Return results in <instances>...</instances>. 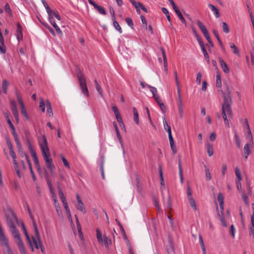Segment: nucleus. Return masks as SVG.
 <instances>
[{
	"label": "nucleus",
	"mask_w": 254,
	"mask_h": 254,
	"mask_svg": "<svg viewBox=\"0 0 254 254\" xmlns=\"http://www.w3.org/2000/svg\"><path fill=\"white\" fill-rule=\"evenodd\" d=\"M77 75L79 82V85L82 93L86 97H88L89 93L86 83V79L81 71L79 70L77 71Z\"/></svg>",
	"instance_id": "423d86ee"
},
{
	"label": "nucleus",
	"mask_w": 254,
	"mask_h": 254,
	"mask_svg": "<svg viewBox=\"0 0 254 254\" xmlns=\"http://www.w3.org/2000/svg\"><path fill=\"white\" fill-rule=\"evenodd\" d=\"M192 30H193V33L197 40V41H198V43H199V45H200L203 43V42L202 41V40L200 38V37L198 35V34H197L196 31L195 30V29L193 28L192 29Z\"/></svg>",
	"instance_id": "e433bc0d"
},
{
	"label": "nucleus",
	"mask_w": 254,
	"mask_h": 254,
	"mask_svg": "<svg viewBox=\"0 0 254 254\" xmlns=\"http://www.w3.org/2000/svg\"><path fill=\"white\" fill-rule=\"evenodd\" d=\"M205 173L206 180L210 181L211 179V176L209 169L205 168Z\"/></svg>",
	"instance_id": "5fc2aeb1"
},
{
	"label": "nucleus",
	"mask_w": 254,
	"mask_h": 254,
	"mask_svg": "<svg viewBox=\"0 0 254 254\" xmlns=\"http://www.w3.org/2000/svg\"><path fill=\"white\" fill-rule=\"evenodd\" d=\"M165 209L168 211L171 209V203L170 196H168L166 204H165Z\"/></svg>",
	"instance_id": "a19ab883"
},
{
	"label": "nucleus",
	"mask_w": 254,
	"mask_h": 254,
	"mask_svg": "<svg viewBox=\"0 0 254 254\" xmlns=\"http://www.w3.org/2000/svg\"><path fill=\"white\" fill-rule=\"evenodd\" d=\"M113 20V25H114V27L116 28V29L119 31L120 32V33H122V28L121 27V26H120V25L119 24L118 22L117 21H116L115 20Z\"/></svg>",
	"instance_id": "ea45409f"
},
{
	"label": "nucleus",
	"mask_w": 254,
	"mask_h": 254,
	"mask_svg": "<svg viewBox=\"0 0 254 254\" xmlns=\"http://www.w3.org/2000/svg\"><path fill=\"white\" fill-rule=\"evenodd\" d=\"M6 52V47L4 43L3 38L2 41L0 40V54H4Z\"/></svg>",
	"instance_id": "473e14b6"
},
{
	"label": "nucleus",
	"mask_w": 254,
	"mask_h": 254,
	"mask_svg": "<svg viewBox=\"0 0 254 254\" xmlns=\"http://www.w3.org/2000/svg\"><path fill=\"white\" fill-rule=\"evenodd\" d=\"M189 203L190 205V206L192 207V208L194 210H197V207L195 202V201L194 199L192 198V197H189Z\"/></svg>",
	"instance_id": "4c0bfd02"
},
{
	"label": "nucleus",
	"mask_w": 254,
	"mask_h": 254,
	"mask_svg": "<svg viewBox=\"0 0 254 254\" xmlns=\"http://www.w3.org/2000/svg\"><path fill=\"white\" fill-rule=\"evenodd\" d=\"M88 1L91 5L93 6L95 9L97 10L100 14L102 15L106 14V11L104 7L98 5L93 0H88Z\"/></svg>",
	"instance_id": "9d476101"
},
{
	"label": "nucleus",
	"mask_w": 254,
	"mask_h": 254,
	"mask_svg": "<svg viewBox=\"0 0 254 254\" xmlns=\"http://www.w3.org/2000/svg\"><path fill=\"white\" fill-rule=\"evenodd\" d=\"M159 175H160V180H161V185L163 186H164L165 183H164V181L162 170V168L161 166L159 167Z\"/></svg>",
	"instance_id": "de8ad7c7"
},
{
	"label": "nucleus",
	"mask_w": 254,
	"mask_h": 254,
	"mask_svg": "<svg viewBox=\"0 0 254 254\" xmlns=\"http://www.w3.org/2000/svg\"><path fill=\"white\" fill-rule=\"evenodd\" d=\"M115 131H116V135H117V138L120 143V144H121V146L123 147V140H122V136H121V135L120 133V131H119V129H117V130H115Z\"/></svg>",
	"instance_id": "49530a36"
},
{
	"label": "nucleus",
	"mask_w": 254,
	"mask_h": 254,
	"mask_svg": "<svg viewBox=\"0 0 254 254\" xmlns=\"http://www.w3.org/2000/svg\"><path fill=\"white\" fill-rule=\"evenodd\" d=\"M42 2L45 7L46 9V11L48 13V15L50 16V17L51 18V9H50V7L49 6L48 4L46 2V1L45 0H41Z\"/></svg>",
	"instance_id": "2f4dec72"
},
{
	"label": "nucleus",
	"mask_w": 254,
	"mask_h": 254,
	"mask_svg": "<svg viewBox=\"0 0 254 254\" xmlns=\"http://www.w3.org/2000/svg\"><path fill=\"white\" fill-rule=\"evenodd\" d=\"M8 82L6 80H3L2 81V92L6 94L7 93V89L8 86Z\"/></svg>",
	"instance_id": "72a5a7b5"
},
{
	"label": "nucleus",
	"mask_w": 254,
	"mask_h": 254,
	"mask_svg": "<svg viewBox=\"0 0 254 254\" xmlns=\"http://www.w3.org/2000/svg\"><path fill=\"white\" fill-rule=\"evenodd\" d=\"M76 208L78 210L81 211L83 213H85L86 212L85 209L84 208V204L82 201L77 202Z\"/></svg>",
	"instance_id": "7c9ffc66"
},
{
	"label": "nucleus",
	"mask_w": 254,
	"mask_h": 254,
	"mask_svg": "<svg viewBox=\"0 0 254 254\" xmlns=\"http://www.w3.org/2000/svg\"><path fill=\"white\" fill-rule=\"evenodd\" d=\"M253 144L246 143L244 146V150L245 154V157L246 159H247L249 155L251 153L250 147L252 146Z\"/></svg>",
	"instance_id": "dca6fc26"
},
{
	"label": "nucleus",
	"mask_w": 254,
	"mask_h": 254,
	"mask_svg": "<svg viewBox=\"0 0 254 254\" xmlns=\"http://www.w3.org/2000/svg\"><path fill=\"white\" fill-rule=\"evenodd\" d=\"M61 159H62V160L63 162L64 166L67 169H69L70 168L69 164L68 161H67V160L65 159V158L64 156H63V155H61Z\"/></svg>",
	"instance_id": "09e8293b"
},
{
	"label": "nucleus",
	"mask_w": 254,
	"mask_h": 254,
	"mask_svg": "<svg viewBox=\"0 0 254 254\" xmlns=\"http://www.w3.org/2000/svg\"><path fill=\"white\" fill-rule=\"evenodd\" d=\"M10 108L13 116L17 123L19 122L18 112L17 109L16 103L14 100L10 101Z\"/></svg>",
	"instance_id": "1a4fd4ad"
},
{
	"label": "nucleus",
	"mask_w": 254,
	"mask_h": 254,
	"mask_svg": "<svg viewBox=\"0 0 254 254\" xmlns=\"http://www.w3.org/2000/svg\"><path fill=\"white\" fill-rule=\"evenodd\" d=\"M12 135L13 136L14 140H15V142H16L18 147H21L20 142V141L19 140L18 135L16 133H15V134H12Z\"/></svg>",
	"instance_id": "4d7b16f0"
},
{
	"label": "nucleus",
	"mask_w": 254,
	"mask_h": 254,
	"mask_svg": "<svg viewBox=\"0 0 254 254\" xmlns=\"http://www.w3.org/2000/svg\"><path fill=\"white\" fill-rule=\"evenodd\" d=\"M199 46L201 48V49L202 52H203V55H204L205 58L207 60V63H209V56L207 54L206 49L205 48L204 44H202Z\"/></svg>",
	"instance_id": "5701e85b"
},
{
	"label": "nucleus",
	"mask_w": 254,
	"mask_h": 254,
	"mask_svg": "<svg viewBox=\"0 0 254 254\" xmlns=\"http://www.w3.org/2000/svg\"><path fill=\"white\" fill-rule=\"evenodd\" d=\"M16 96L17 100L20 106L21 114L26 120H28L29 116L25 109L24 104L22 101L21 96L17 91H16Z\"/></svg>",
	"instance_id": "6e6552de"
},
{
	"label": "nucleus",
	"mask_w": 254,
	"mask_h": 254,
	"mask_svg": "<svg viewBox=\"0 0 254 254\" xmlns=\"http://www.w3.org/2000/svg\"><path fill=\"white\" fill-rule=\"evenodd\" d=\"M174 11H175L176 14L177 15L179 18L181 20L182 22L185 25H186V21L184 18L183 15L182 14L180 10L177 8V9H175Z\"/></svg>",
	"instance_id": "aec40b11"
},
{
	"label": "nucleus",
	"mask_w": 254,
	"mask_h": 254,
	"mask_svg": "<svg viewBox=\"0 0 254 254\" xmlns=\"http://www.w3.org/2000/svg\"><path fill=\"white\" fill-rule=\"evenodd\" d=\"M208 6L213 12L215 17L218 18L220 16L218 9L212 4H208Z\"/></svg>",
	"instance_id": "412c9836"
},
{
	"label": "nucleus",
	"mask_w": 254,
	"mask_h": 254,
	"mask_svg": "<svg viewBox=\"0 0 254 254\" xmlns=\"http://www.w3.org/2000/svg\"><path fill=\"white\" fill-rule=\"evenodd\" d=\"M20 253L21 254H27L26 251L24 246V244L22 241H19L17 242Z\"/></svg>",
	"instance_id": "6ab92c4d"
},
{
	"label": "nucleus",
	"mask_w": 254,
	"mask_h": 254,
	"mask_svg": "<svg viewBox=\"0 0 254 254\" xmlns=\"http://www.w3.org/2000/svg\"><path fill=\"white\" fill-rule=\"evenodd\" d=\"M148 88H149L151 92L153 94V97L158 95L157 94V90L156 88H155L153 86H152L151 85H148Z\"/></svg>",
	"instance_id": "c03bdc74"
},
{
	"label": "nucleus",
	"mask_w": 254,
	"mask_h": 254,
	"mask_svg": "<svg viewBox=\"0 0 254 254\" xmlns=\"http://www.w3.org/2000/svg\"><path fill=\"white\" fill-rule=\"evenodd\" d=\"M133 113L134 122L136 124L138 125L139 123V116L137 111L135 107L133 108Z\"/></svg>",
	"instance_id": "c756f323"
},
{
	"label": "nucleus",
	"mask_w": 254,
	"mask_h": 254,
	"mask_svg": "<svg viewBox=\"0 0 254 254\" xmlns=\"http://www.w3.org/2000/svg\"><path fill=\"white\" fill-rule=\"evenodd\" d=\"M216 138V134L214 132H211L209 135V140L211 141H214Z\"/></svg>",
	"instance_id": "774afa93"
},
{
	"label": "nucleus",
	"mask_w": 254,
	"mask_h": 254,
	"mask_svg": "<svg viewBox=\"0 0 254 254\" xmlns=\"http://www.w3.org/2000/svg\"><path fill=\"white\" fill-rule=\"evenodd\" d=\"M51 18H50V16L48 15V19L50 22L51 24L53 25L56 32L60 35H62V31L56 24L54 19V16H55L58 20H61V17L59 15L58 11L51 10Z\"/></svg>",
	"instance_id": "0eeeda50"
},
{
	"label": "nucleus",
	"mask_w": 254,
	"mask_h": 254,
	"mask_svg": "<svg viewBox=\"0 0 254 254\" xmlns=\"http://www.w3.org/2000/svg\"><path fill=\"white\" fill-rule=\"evenodd\" d=\"M253 214L251 216V223L252 227L250 228V235H252L254 237V204L253 205Z\"/></svg>",
	"instance_id": "f3484780"
},
{
	"label": "nucleus",
	"mask_w": 254,
	"mask_h": 254,
	"mask_svg": "<svg viewBox=\"0 0 254 254\" xmlns=\"http://www.w3.org/2000/svg\"><path fill=\"white\" fill-rule=\"evenodd\" d=\"M216 85L217 87H221L222 85L221 76L219 73H217L216 76Z\"/></svg>",
	"instance_id": "58836bf2"
},
{
	"label": "nucleus",
	"mask_w": 254,
	"mask_h": 254,
	"mask_svg": "<svg viewBox=\"0 0 254 254\" xmlns=\"http://www.w3.org/2000/svg\"><path fill=\"white\" fill-rule=\"evenodd\" d=\"M213 33L214 34V35H215L216 38H217V39L218 41L219 42V44H220V45L222 46V41H221L220 38H219V36L218 35V34L217 33V31L216 30H213Z\"/></svg>",
	"instance_id": "e2e57ef3"
},
{
	"label": "nucleus",
	"mask_w": 254,
	"mask_h": 254,
	"mask_svg": "<svg viewBox=\"0 0 254 254\" xmlns=\"http://www.w3.org/2000/svg\"><path fill=\"white\" fill-rule=\"evenodd\" d=\"M131 4L134 6L135 7L136 11L138 14L140 13V2H136L134 0H128Z\"/></svg>",
	"instance_id": "a211bd4d"
},
{
	"label": "nucleus",
	"mask_w": 254,
	"mask_h": 254,
	"mask_svg": "<svg viewBox=\"0 0 254 254\" xmlns=\"http://www.w3.org/2000/svg\"><path fill=\"white\" fill-rule=\"evenodd\" d=\"M224 103L222 105V112L223 118L225 124L229 127V123L227 119V115H230L232 116V112L231 109V104L232 103L231 97L230 94L229 93L227 96H224Z\"/></svg>",
	"instance_id": "f03ea898"
},
{
	"label": "nucleus",
	"mask_w": 254,
	"mask_h": 254,
	"mask_svg": "<svg viewBox=\"0 0 254 254\" xmlns=\"http://www.w3.org/2000/svg\"><path fill=\"white\" fill-rule=\"evenodd\" d=\"M222 24L223 31L226 34L229 33L230 32V29L228 25L225 22H223Z\"/></svg>",
	"instance_id": "c9c22d12"
},
{
	"label": "nucleus",
	"mask_w": 254,
	"mask_h": 254,
	"mask_svg": "<svg viewBox=\"0 0 254 254\" xmlns=\"http://www.w3.org/2000/svg\"><path fill=\"white\" fill-rule=\"evenodd\" d=\"M11 219L7 217L8 225L11 228V231L14 238L17 242L22 241L18 231L16 229L15 224L17 223V219L13 213L11 214Z\"/></svg>",
	"instance_id": "39448f33"
},
{
	"label": "nucleus",
	"mask_w": 254,
	"mask_h": 254,
	"mask_svg": "<svg viewBox=\"0 0 254 254\" xmlns=\"http://www.w3.org/2000/svg\"><path fill=\"white\" fill-rule=\"evenodd\" d=\"M5 10L7 12V13L10 15L12 16V11L11 8L10 7L8 3H6L4 6Z\"/></svg>",
	"instance_id": "bf43d9fd"
},
{
	"label": "nucleus",
	"mask_w": 254,
	"mask_h": 254,
	"mask_svg": "<svg viewBox=\"0 0 254 254\" xmlns=\"http://www.w3.org/2000/svg\"><path fill=\"white\" fill-rule=\"evenodd\" d=\"M17 37L18 40L21 39L22 37V29L19 23L17 25Z\"/></svg>",
	"instance_id": "4be33fe9"
},
{
	"label": "nucleus",
	"mask_w": 254,
	"mask_h": 254,
	"mask_svg": "<svg viewBox=\"0 0 254 254\" xmlns=\"http://www.w3.org/2000/svg\"><path fill=\"white\" fill-rule=\"evenodd\" d=\"M125 20L129 26L130 27H133V23L132 19L130 18L127 17Z\"/></svg>",
	"instance_id": "0e129e2a"
},
{
	"label": "nucleus",
	"mask_w": 254,
	"mask_h": 254,
	"mask_svg": "<svg viewBox=\"0 0 254 254\" xmlns=\"http://www.w3.org/2000/svg\"><path fill=\"white\" fill-rule=\"evenodd\" d=\"M39 144L48 169L50 172H53L55 169V166L51 157L48 141L45 136H43L39 140Z\"/></svg>",
	"instance_id": "f257e3e1"
},
{
	"label": "nucleus",
	"mask_w": 254,
	"mask_h": 254,
	"mask_svg": "<svg viewBox=\"0 0 254 254\" xmlns=\"http://www.w3.org/2000/svg\"><path fill=\"white\" fill-rule=\"evenodd\" d=\"M0 242L1 246L3 247L2 251L4 254H14L9 245L8 241L3 231L2 227L0 224Z\"/></svg>",
	"instance_id": "7ed1b4c3"
},
{
	"label": "nucleus",
	"mask_w": 254,
	"mask_h": 254,
	"mask_svg": "<svg viewBox=\"0 0 254 254\" xmlns=\"http://www.w3.org/2000/svg\"><path fill=\"white\" fill-rule=\"evenodd\" d=\"M22 229H23V230L24 231V234H25V236L26 237V239H27V241L28 242V243H29V245L30 246L31 251L32 252H33L34 251V248H33V245H32V241H31V240L30 239V237H29V235L28 234V233H27V232L26 231V228H25V227L24 226V223L22 224Z\"/></svg>",
	"instance_id": "2eb2a0df"
},
{
	"label": "nucleus",
	"mask_w": 254,
	"mask_h": 254,
	"mask_svg": "<svg viewBox=\"0 0 254 254\" xmlns=\"http://www.w3.org/2000/svg\"><path fill=\"white\" fill-rule=\"evenodd\" d=\"M229 45L233 53L236 55L239 56V51L236 46L232 42L229 43Z\"/></svg>",
	"instance_id": "bb28decb"
},
{
	"label": "nucleus",
	"mask_w": 254,
	"mask_h": 254,
	"mask_svg": "<svg viewBox=\"0 0 254 254\" xmlns=\"http://www.w3.org/2000/svg\"><path fill=\"white\" fill-rule=\"evenodd\" d=\"M9 152H10V156H11V157L13 159V163H15V162H17V161L16 160V154H15L14 150H10V151H9Z\"/></svg>",
	"instance_id": "680f3d73"
},
{
	"label": "nucleus",
	"mask_w": 254,
	"mask_h": 254,
	"mask_svg": "<svg viewBox=\"0 0 254 254\" xmlns=\"http://www.w3.org/2000/svg\"><path fill=\"white\" fill-rule=\"evenodd\" d=\"M55 207L56 208V211L57 212L58 215L60 217H62L63 216V213H62V209H61V206L60 205V204L55 205Z\"/></svg>",
	"instance_id": "8fccbe9b"
},
{
	"label": "nucleus",
	"mask_w": 254,
	"mask_h": 254,
	"mask_svg": "<svg viewBox=\"0 0 254 254\" xmlns=\"http://www.w3.org/2000/svg\"><path fill=\"white\" fill-rule=\"evenodd\" d=\"M170 141V144L171 149H172L173 153L175 154L177 153V148H176L175 145H174V140H173V139H172V141Z\"/></svg>",
	"instance_id": "6e6d98bb"
},
{
	"label": "nucleus",
	"mask_w": 254,
	"mask_h": 254,
	"mask_svg": "<svg viewBox=\"0 0 254 254\" xmlns=\"http://www.w3.org/2000/svg\"><path fill=\"white\" fill-rule=\"evenodd\" d=\"M95 85L97 91L98 92L99 95L101 97H103V90L101 86L98 83L96 80H95Z\"/></svg>",
	"instance_id": "a878e982"
},
{
	"label": "nucleus",
	"mask_w": 254,
	"mask_h": 254,
	"mask_svg": "<svg viewBox=\"0 0 254 254\" xmlns=\"http://www.w3.org/2000/svg\"><path fill=\"white\" fill-rule=\"evenodd\" d=\"M219 61L221 67L222 68L223 71L226 73H229L230 70L226 63L221 58L219 59Z\"/></svg>",
	"instance_id": "ddd939ff"
},
{
	"label": "nucleus",
	"mask_w": 254,
	"mask_h": 254,
	"mask_svg": "<svg viewBox=\"0 0 254 254\" xmlns=\"http://www.w3.org/2000/svg\"><path fill=\"white\" fill-rule=\"evenodd\" d=\"M43 25L47 28L48 29L50 33L52 34V35L55 36V32L54 31V30L49 26V25L46 23H43Z\"/></svg>",
	"instance_id": "a18cd8bd"
},
{
	"label": "nucleus",
	"mask_w": 254,
	"mask_h": 254,
	"mask_svg": "<svg viewBox=\"0 0 254 254\" xmlns=\"http://www.w3.org/2000/svg\"><path fill=\"white\" fill-rule=\"evenodd\" d=\"M161 51L162 53V56L163 58V61H164V66L165 71H167V57L165 54V51L163 48L161 49Z\"/></svg>",
	"instance_id": "b1692460"
},
{
	"label": "nucleus",
	"mask_w": 254,
	"mask_h": 254,
	"mask_svg": "<svg viewBox=\"0 0 254 254\" xmlns=\"http://www.w3.org/2000/svg\"><path fill=\"white\" fill-rule=\"evenodd\" d=\"M201 77H202V75H201V74L200 73V72H198L197 73L196 81V83L199 85L200 84V83H201Z\"/></svg>",
	"instance_id": "69168bd1"
},
{
	"label": "nucleus",
	"mask_w": 254,
	"mask_h": 254,
	"mask_svg": "<svg viewBox=\"0 0 254 254\" xmlns=\"http://www.w3.org/2000/svg\"><path fill=\"white\" fill-rule=\"evenodd\" d=\"M227 170V165L226 164H223L222 166L221 172L223 176H225Z\"/></svg>",
	"instance_id": "338daca9"
},
{
	"label": "nucleus",
	"mask_w": 254,
	"mask_h": 254,
	"mask_svg": "<svg viewBox=\"0 0 254 254\" xmlns=\"http://www.w3.org/2000/svg\"><path fill=\"white\" fill-rule=\"evenodd\" d=\"M245 122L247 124V128H248V133L246 135V138L248 140L247 143L253 144V136L251 133V131L248 124V121L247 119L245 120Z\"/></svg>",
	"instance_id": "9b49d317"
},
{
	"label": "nucleus",
	"mask_w": 254,
	"mask_h": 254,
	"mask_svg": "<svg viewBox=\"0 0 254 254\" xmlns=\"http://www.w3.org/2000/svg\"><path fill=\"white\" fill-rule=\"evenodd\" d=\"M230 232L233 238H234L235 237L236 229L233 225L231 226Z\"/></svg>",
	"instance_id": "13d9d810"
},
{
	"label": "nucleus",
	"mask_w": 254,
	"mask_h": 254,
	"mask_svg": "<svg viewBox=\"0 0 254 254\" xmlns=\"http://www.w3.org/2000/svg\"><path fill=\"white\" fill-rule=\"evenodd\" d=\"M39 108L42 112H45V103H44V101L42 99L40 100Z\"/></svg>",
	"instance_id": "052dcab7"
},
{
	"label": "nucleus",
	"mask_w": 254,
	"mask_h": 254,
	"mask_svg": "<svg viewBox=\"0 0 254 254\" xmlns=\"http://www.w3.org/2000/svg\"><path fill=\"white\" fill-rule=\"evenodd\" d=\"M205 144L206 148L208 155L209 157L212 156L214 153L213 145L210 143L208 141H206Z\"/></svg>",
	"instance_id": "f8f14e48"
},
{
	"label": "nucleus",
	"mask_w": 254,
	"mask_h": 254,
	"mask_svg": "<svg viewBox=\"0 0 254 254\" xmlns=\"http://www.w3.org/2000/svg\"><path fill=\"white\" fill-rule=\"evenodd\" d=\"M96 237H97V239L98 241V242L101 244V245H103V239H102V234L100 232V231L97 229L96 230Z\"/></svg>",
	"instance_id": "c85d7f7f"
},
{
	"label": "nucleus",
	"mask_w": 254,
	"mask_h": 254,
	"mask_svg": "<svg viewBox=\"0 0 254 254\" xmlns=\"http://www.w3.org/2000/svg\"><path fill=\"white\" fill-rule=\"evenodd\" d=\"M14 169L16 171V173L19 178H21V174L20 172L19 167L18 166V164L17 162H15L13 163Z\"/></svg>",
	"instance_id": "37998d69"
},
{
	"label": "nucleus",
	"mask_w": 254,
	"mask_h": 254,
	"mask_svg": "<svg viewBox=\"0 0 254 254\" xmlns=\"http://www.w3.org/2000/svg\"><path fill=\"white\" fill-rule=\"evenodd\" d=\"M234 137H235V139L236 140V143L237 147L239 148H241V144L240 140L238 135L237 134V133L236 132L235 133Z\"/></svg>",
	"instance_id": "79ce46f5"
},
{
	"label": "nucleus",
	"mask_w": 254,
	"mask_h": 254,
	"mask_svg": "<svg viewBox=\"0 0 254 254\" xmlns=\"http://www.w3.org/2000/svg\"><path fill=\"white\" fill-rule=\"evenodd\" d=\"M197 24L198 26L199 27V28H200V29L201 30L202 32L203 33V35L205 34H206L208 32V31H207V29H206L205 27L204 26V25L200 21H199V20L197 21Z\"/></svg>",
	"instance_id": "cd10ccee"
},
{
	"label": "nucleus",
	"mask_w": 254,
	"mask_h": 254,
	"mask_svg": "<svg viewBox=\"0 0 254 254\" xmlns=\"http://www.w3.org/2000/svg\"><path fill=\"white\" fill-rule=\"evenodd\" d=\"M218 201L219 203L220 208L221 212L224 211V196L221 193H219L217 196Z\"/></svg>",
	"instance_id": "4468645a"
},
{
	"label": "nucleus",
	"mask_w": 254,
	"mask_h": 254,
	"mask_svg": "<svg viewBox=\"0 0 254 254\" xmlns=\"http://www.w3.org/2000/svg\"><path fill=\"white\" fill-rule=\"evenodd\" d=\"M103 244H104L106 248L108 249H109V246L111 244L112 241L111 239H108V237L104 235L103 237Z\"/></svg>",
	"instance_id": "393cba45"
},
{
	"label": "nucleus",
	"mask_w": 254,
	"mask_h": 254,
	"mask_svg": "<svg viewBox=\"0 0 254 254\" xmlns=\"http://www.w3.org/2000/svg\"><path fill=\"white\" fill-rule=\"evenodd\" d=\"M59 194L62 202L66 201V198L64 195V192L60 187L58 188Z\"/></svg>",
	"instance_id": "f704fd0d"
},
{
	"label": "nucleus",
	"mask_w": 254,
	"mask_h": 254,
	"mask_svg": "<svg viewBox=\"0 0 254 254\" xmlns=\"http://www.w3.org/2000/svg\"><path fill=\"white\" fill-rule=\"evenodd\" d=\"M29 212L30 210H29ZM31 218L32 220L33 226L34 228V231L35 233V236L32 237V245L34 247L35 246V248L37 249H39V248H42V242L40 240V234L39 233V231L38 230L36 223L34 219L33 216L31 215L30 212H29Z\"/></svg>",
	"instance_id": "20e7f679"
},
{
	"label": "nucleus",
	"mask_w": 254,
	"mask_h": 254,
	"mask_svg": "<svg viewBox=\"0 0 254 254\" xmlns=\"http://www.w3.org/2000/svg\"><path fill=\"white\" fill-rule=\"evenodd\" d=\"M235 174H236V176L237 177V180H242V178L241 177V172L238 167L235 168Z\"/></svg>",
	"instance_id": "864d4df0"
},
{
	"label": "nucleus",
	"mask_w": 254,
	"mask_h": 254,
	"mask_svg": "<svg viewBox=\"0 0 254 254\" xmlns=\"http://www.w3.org/2000/svg\"><path fill=\"white\" fill-rule=\"evenodd\" d=\"M179 176L180 178V181H181V184H183V182H184V179H183V176L182 171V168H181V165L180 162H179Z\"/></svg>",
	"instance_id": "3c124183"
},
{
	"label": "nucleus",
	"mask_w": 254,
	"mask_h": 254,
	"mask_svg": "<svg viewBox=\"0 0 254 254\" xmlns=\"http://www.w3.org/2000/svg\"><path fill=\"white\" fill-rule=\"evenodd\" d=\"M65 212H66V214L67 215V218L68 219V220L71 222V223H73L72 222V217H71V214H70V209L69 208V207L68 208H66L65 209Z\"/></svg>",
	"instance_id": "603ef678"
}]
</instances>
